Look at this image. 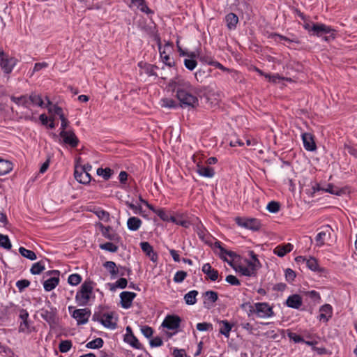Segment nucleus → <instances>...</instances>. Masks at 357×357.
I'll list each match as a JSON object with an SVG mask.
<instances>
[{
	"mask_svg": "<svg viewBox=\"0 0 357 357\" xmlns=\"http://www.w3.org/2000/svg\"><path fill=\"white\" fill-rule=\"evenodd\" d=\"M303 26L311 36L322 37V40L328 43L336 37L337 31L325 24L309 22L303 24Z\"/></svg>",
	"mask_w": 357,
	"mask_h": 357,
	"instance_id": "nucleus-1",
	"label": "nucleus"
},
{
	"mask_svg": "<svg viewBox=\"0 0 357 357\" xmlns=\"http://www.w3.org/2000/svg\"><path fill=\"white\" fill-rule=\"evenodd\" d=\"M169 86L172 88L173 91L176 92V97L179 100V107L195 108L199 105V100L196 96L181 89L176 83L170 84Z\"/></svg>",
	"mask_w": 357,
	"mask_h": 357,
	"instance_id": "nucleus-2",
	"label": "nucleus"
},
{
	"mask_svg": "<svg viewBox=\"0 0 357 357\" xmlns=\"http://www.w3.org/2000/svg\"><path fill=\"white\" fill-rule=\"evenodd\" d=\"M95 282L91 279H86L80 286L75 295V301L79 306L87 305L93 295Z\"/></svg>",
	"mask_w": 357,
	"mask_h": 357,
	"instance_id": "nucleus-3",
	"label": "nucleus"
},
{
	"mask_svg": "<svg viewBox=\"0 0 357 357\" xmlns=\"http://www.w3.org/2000/svg\"><path fill=\"white\" fill-rule=\"evenodd\" d=\"M47 309L40 310V317L48 323L50 327L56 326L59 322L57 309L52 305L50 301H46Z\"/></svg>",
	"mask_w": 357,
	"mask_h": 357,
	"instance_id": "nucleus-4",
	"label": "nucleus"
},
{
	"mask_svg": "<svg viewBox=\"0 0 357 357\" xmlns=\"http://www.w3.org/2000/svg\"><path fill=\"white\" fill-rule=\"evenodd\" d=\"M235 222L239 227L253 231H259L261 227V221L253 218L236 217Z\"/></svg>",
	"mask_w": 357,
	"mask_h": 357,
	"instance_id": "nucleus-5",
	"label": "nucleus"
},
{
	"mask_svg": "<svg viewBox=\"0 0 357 357\" xmlns=\"http://www.w3.org/2000/svg\"><path fill=\"white\" fill-rule=\"evenodd\" d=\"M255 309L250 306V313H257L259 317H271L274 315L273 307L268 303H256L255 304Z\"/></svg>",
	"mask_w": 357,
	"mask_h": 357,
	"instance_id": "nucleus-6",
	"label": "nucleus"
},
{
	"mask_svg": "<svg viewBox=\"0 0 357 357\" xmlns=\"http://www.w3.org/2000/svg\"><path fill=\"white\" fill-rule=\"evenodd\" d=\"M101 231L102 235L107 239L114 243H119L121 241V237L113 230L111 226H105L100 222L96 223Z\"/></svg>",
	"mask_w": 357,
	"mask_h": 357,
	"instance_id": "nucleus-7",
	"label": "nucleus"
},
{
	"mask_svg": "<svg viewBox=\"0 0 357 357\" xmlns=\"http://www.w3.org/2000/svg\"><path fill=\"white\" fill-rule=\"evenodd\" d=\"M20 319L22 320L19 326L20 333H31L33 330V327H31V321L29 319V314L26 309L20 310Z\"/></svg>",
	"mask_w": 357,
	"mask_h": 357,
	"instance_id": "nucleus-8",
	"label": "nucleus"
},
{
	"mask_svg": "<svg viewBox=\"0 0 357 357\" xmlns=\"http://www.w3.org/2000/svg\"><path fill=\"white\" fill-rule=\"evenodd\" d=\"M17 61L15 58L8 57L3 50H0V66L5 73H10Z\"/></svg>",
	"mask_w": 357,
	"mask_h": 357,
	"instance_id": "nucleus-9",
	"label": "nucleus"
},
{
	"mask_svg": "<svg viewBox=\"0 0 357 357\" xmlns=\"http://www.w3.org/2000/svg\"><path fill=\"white\" fill-rule=\"evenodd\" d=\"M59 136L63 144L73 149L76 148L79 144V140L73 130H61Z\"/></svg>",
	"mask_w": 357,
	"mask_h": 357,
	"instance_id": "nucleus-10",
	"label": "nucleus"
},
{
	"mask_svg": "<svg viewBox=\"0 0 357 357\" xmlns=\"http://www.w3.org/2000/svg\"><path fill=\"white\" fill-rule=\"evenodd\" d=\"M91 314L89 308L77 309L73 311L72 317L77 320L78 325H81L88 322Z\"/></svg>",
	"mask_w": 357,
	"mask_h": 357,
	"instance_id": "nucleus-11",
	"label": "nucleus"
},
{
	"mask_svg": "<svg viewBox=\"0 0 357 357\" xmlns=\"http://www.w3.org/2000/svg\"><path fill=\"white\" fill-rule=\"evenodd\" d=\"M181 319L176 314L167 315L164 319L162 326L169 330H176L179 328Z\"/></svg>",
	"mask_w": 357,
	"mask_h": 357,
	"instance_id": "nucleus-12",
	"label": "nucleus"
},
{
	"mask_svg": "<svg viewBox=\"0 0 357 357\" xmlns=\"http://www.w3.org/2000/svg\"><path fill=\"white\" fill-rule=\"evenodd\" d=\"M140 248L142 252L149 258L153 263H157L158 260V255L154 251L153 246L146 241L140 243Z\"/></svg>",
	"mask_w": 357,
	"mask_h": 357,
	"instance_id": "nucleus-13",
	"label": "nucleus"
},
{
	"mask_svg": "<svg viewBox=\"0 0 357 357\" xmlns=\"http://www.w3.org/2000/svg\"><path fill=\"white\" fill-rule=\"evenodd\" d=\"M333 231L332 227L328 225H324L321 227V231L317 234L315 237V241L318 246H322L324 245L325 239L326 237L331 238V233Z\"/></svg>",
	"mask_w": 357,
	"mask_h": 357,
	"instance_id": "nucleus-14",
	"label": "nucleus"
},
{
	"mask_svg": "<svg viewBox=\"0 0 357 357\" xmlns=\"http://www.w3.org/2000/svg\"><path fill=\"white\" fill-rule=\"evenodd\" d=\"M74 177L77 182L86 185L91 181V176L89 172H84V169H79V166L75 165Z\"/></svg>",
	"mask_w": 357,
	"mask_h": 357,
	"instance_id": "nucleus-15",
	"label": "nucleus"
},
{
	"mask_svg": "<svg viewBox=\"0 0 357 357\" xmlns=\"http://www.w3.org/2000/svg\"><path fill=\"white\" fill-rule=\"evenodd\" d=\"M303 146L308 151H314L317 145L314 142V135L309 132H304L301 135Z\"/></svg>",
	"mask_w": 357,
	"mask_h": 357,
	"instance_id": "nucleus-16",
	"label": "nucleus"
},
{
	"mask_svg": "<svg viewBox=\"0 0 357 357\" xmlns=\"http://www.w3.org/2000/svg\"><path fill=\"white\" fill-rule=\"evenodd\" d=\"M137 294L131 291H123L120 294L121 305L123 308L128 309L131 307L133 300Z\"/></svg>",
	"mask_w": 357,
	"mask_h": 357,
	"instance_id": "nucleus-17",
	"label": "nucleus"
},
{
	"mask_svg": "<svg viewBox=\"0 0 357 357\" xmlns=\"http://www.w3.org/2000/svg\"><path fill=\"white\" fill-rule=\"evenodd\" d=\"M248 255L251 259H245V261L248 267H250L254 273H257V270L261 268V264L258 259L257 255L253 250L248 251Z\"/></svg>",
	"mask_w": 357,
	"mask_h": 357,
	"instance_id": "nucleus-18",
	"label": "nucleus"
},
{
	"mask_svg": "<svg viewBox=\"0 0 357 357\" xmlns=\"http://www.w3.org/2000/svg\"><path fill=\"white\" fill-rule=\"evenodd\" d=\"M204 297V307L209 309L213 306V303L218 299V294L216 291L208 290L203 294Z\"/></svg>",
	"mask_w": 357,
	"mask_h": 357,
	"instance_id": "nucleus-19",
	"label": "nucleus"
},
{
	"mask_svg": "<svg viewBox=\"0 0 357 357\" xmlns=\"http://www.w3.org/2000/svg\"><path fill=\"white\" fill-rule=\"evenodd\" d=\"M302 297L299 294H296L289 296L285 302L287 307L294 309H299L302 305Z\"/></svg>",
	"mask_w": 357,
	"mask_h": 357,
	"instance_id": "nucleus-20",
	"label": "nucleus"
},
{
	"mask_svg": "<svg viewBox=\"0 0 357 357\" xmlns=\"http://www.w3.org/2000/svg\"><path fill=\"white\" fill-rule=\"evenodd\" d=\"M123 340L125 342L129 344L132 347L136 349L144 350L146 354L150 355L149 353L144 348L143 345L139 342L138 339L135 335H125Z\"/></svg>",
	"mask_w": 357,
	"mask_h": 357,
	"instance_id": "nucleus-21",
	"label": "nucleus"
},
{
	"mask_svg": "<svg viewBox=\"0 0 357 357\" xmlns=\"http://www.w3.org/2000/svg\"><path fill=\"white\" fill-rule=\"evenodd\" d=\"M319 311L321 312L319 315L320 321L327 322L332 317L333 308L330 304H324L320 307Z\"/></svg>",
	"mask_w": 357,
	"mask_h": 357,
	"instance_id": "nucleus-22",
	"label": "nucleus"
},
{
	"mask_svg": "<svg viewBox=\"0 0 357 357\" xmlns=\"http://www.w3.org/2000/svg\"><path fill=\"white\" fill-rule=\"evenodd\" d=\"M102 317L105 319H101L100 324L103 325L105 328L110 329H116L117 328V323L116 321H112L113 314L111 313H104Z\"/></svg>",
	"mask_w": 357,
	"mask_h": 357,
	"instance_id": "nucleus-23",
	"label": "nucleus"
},
{
	"mask_svg": "<svg viewBox=\"0 0 357 357\" xmlns=\"http://www.w3.org/2000/svg\"><path fill=\"white\" fill-rule=\"evenodd\" d=\"M156 40H157V45L158 46L160 57L162 58V59L164 61V63H165V65H167L169 67L174 66L175 65V62L170 61L169 56L166 54L165 50H162L161 40H160V38L159 36L156 37Z\"/></svg>",
	"mask_w": 357,
	"mask_h": 357,
	"instance_id": "nucleus-24",
	"label": "nucleus"
},
{
	"mask_svg": "<svg viewBox=\"0 0 357 357\" xmlns=\"http://www.w3.org/2000/svg\"><path fill=\"white\" fill-rule=\"evenodd\" d=\"M293 249V245L287 243L284 245H279L274 249V254L280 257H284L287 253L290 252Z\"/></svg>",
	"mask_w": 357,
	"mask_h": 357,
	"instance_id": "nucleus-25",
	"label": "nucleus"
},
{
	"mask_svg": "<svg viewBox=\"0 0 357 357\" xmlns=\"http://www.w3.org/2000/svg\"><path fill=\"white\" fill-rule=\"evenodd\" d=\"M197 173L204 177L207 178H211L215 174V171L213 167H211L209 166H204L200 164L197 165Z\"/></svg>",
	"mask_w": 357,
	"mask_h": 357,
	"instance_id": "nucleus-26",
	"label": "nucleus"
},
{
	"mask_svg": "<svg viewBox=\"0 0 357 357\" xmlns=\"http://www.w3.org/2000/svg\"><path fill=\"white\" fill-rule=\"evenodd\" d=\"M103 267L109 271L112 278H116L119 275V266H117L115 262L107 261L103 264Z\"/></svg>",
	"mask_w": 357,
	"mask_h": 357,
	"instance_id": "nucleus-27",
	"label": "nucleus"
},
{
	"mask_svg": "<svg viewBox=\"0 0 357 357\" xmlns=\"http://www.w3.org/2000/svg\"><path fill=\"white\" fill-rule=\"evenodd\" d=\"M225 21L228 29L234 30L236 28V25L238 22V17L236 14L230 13L225 16Z\"/></svg>",
	"mask_w": 357,
	"mask_h": 357,
	"instance_id": "nucleus-28",
	"label": "nucleus"
},
{
	"mask_svg": "<svg viewBox=\"0 0 357 357\" xmlns=\"http://www.w3.org/2000/svg\"><path fill=\"white\" fill-rule=\"evenodd\" d=\"M59 282L58 276H52L43 282L44 289L46 291H50L54 289Z\"/></svg>",
	"mask_w": 357,
	"mask_h": 357,
	"instance_id": "nucleus-29",
	"label": "nucleus"
},
{
	"mask_svg": "<svg viewBox=\"0 0 357 357\" xmlns=\"http://www.w3.org/2000/svg\"><path fill=\"white\" fill-rule=\"evenodd\" d=\"M142 220L137 217H130L128 219L127 226L130 231H137L142 225Z\"/></svg>",
	"mask_w": 357,
	"mask_h": 357,
	"instance_id": "nucleus-30",
	"label": "nucleus"
},
{
	"mask_svg": "<svg viewBox=\"0 0 357 357\" xmlns=\"http://www.w3.org/2000/svg\"><path fill=\"white\" fill-rule=\"evenodd\" d=\"M306 266L312 271H317L319 273H324L326 271L325 268L319 267L317 259L314 257H310L309 259H307Z\"/></svg>",
	"mask_w": 357,
	"mask_h": 357,
	"instance_id": "nucleus-31",
	"label": "nucleus"
},
{
	"mask_svg": "<svg viewBox=\"0 0 357 357\" xmlns=\"http://www.w3.org/2000/svg\"><path fill=\"white\" fill-rule=\"evenodd\" d=\"M220 324L222 325V326L220 328V333L226 337H229L230 332L234 326V324H231L226 319L220 321Z\"/></svg>",
	"mask_w": 357,
	"mask_h": 357,
	"instance_id": "nucleus-32",
	"label": "nucleus"
},
{
	"mask_svg": "<svg viewBox=\"0 0 357 357\" xmlns=\"http://www.w3.org/2000/svg\"><path fill=\"white\" fill-rule=\"evenodd\" d=\"M176 216L177 225L185 228H188L191 225V222L188 220V216L186 213H176Z\"/></svg>",
	"mask_w": 357,
	"mask_h": 357,
	"instance_id": "nucleus-33",
	"label": "nucleus"
},
{
	"mask_svg": "<svg viewBox=\"0 0 357 357\" xmlns=\"http://www.w3.org/2000/svg\"><path fill=\"white\" fill-rule=\"evenodd\" d=\"M131 3L136 6L137 8L143 13L146 14L153 13V11L151 10L146 5L145 0H131Z\"/></svg>",
	"mask_w": 357,
	"mask_h": 357,
	"instance_id": "nucleus-34",
	"label": "nucleus"
},
{
	"mask_svg": "<svg viewBox=\"0 0 357 357\" xmlns=\"http://www.w3.org/2000/svg\"><path fill=\"white\" fill-rule=\"evenodd\" d=\"M13 169V163L8 160L0 159V176L9 173Z\"/></svg>",
	"mask_w": 357,
	"mask_h": 357,
	"instance_id": "nucleus-35",
	"label": "nucleus"
},
{
	"mask_svg": "<svg viewBox=\"0 0 357 357\" xmlns=\"http://www.w3.org/2000/svg\"><path fill=\"white\" fill-rule=\"evenodd\" d=\"M10 100L18 105H22L26 108L29 107V100L27 96H21L20 97L13 96L10 97Z\"/></svg>",
	"mask_w": 357,
	"mask_h": 357,
	"instance_id": "nucleus-36",
	"label": "nucleus"
},
{
	"mask_svg": "<svg viewBox=\"0 0 357 357\" xmlns=\"http://www.w3.org/2000/svg\"><path fill=\"white\" fill-rule=\"evenodd\" d=\"M268 38H271V39H273L275 41H278V39H280V40H284V41H287L288 43H299V41L296 39V38H289L284 36H282V35H280L279 33H271L268 36Z\"/></svg>",
	"mask_w": 357,
	"mask_h": 357,
	"instance_id": "nucleus-37",
	"label": "nucleus"
},
{
	"mask_svg": "<svg viewBox=\"0 0 357 357\" xmlns=\"http://www.w3.org/2000/svg\"><path fill=\"white\" fill-rule=\"evenodd\" d=\"M198 295V291L196 290H192L188 292L184 296V300L185 303L188 305H194L197 302V296Z\"/></svg>",
	"mask_w": 357,
	"mask_h": 357,
	"instance_id": "nucleus-38",
	"label": "nucleus"
},
{
	"mask_svg": "<svg viewBox=\"0 0 357 357\" xmlns=\"http://www.w3.org/2000/svg\"><path fill=\"white\" fill-rule=\"evenodd\" d=\"M324 192H329L330 194L340 196L344 194L345 191L343 189H340L337 186H335L332 183H328L327 188L324 190Z\"/></svg>",
	"mask_w": 357,
	"mask_h": 357,
	"instance_id": "nucleus-39",
	"label": "nucleus"
},
{
	"mask_svg": "<svg viewBox=\"0 0 357 357\" xmlns=\"http://www.w3.org/2000/svg\"><path fill=\"white\" fill-rule=\"evenodd\" d=\"M303 295L310 298L314 303H320L321 298L319 292L312 290L303 292Z\"/></svg>",
	"mask_w": 357,
	"mask_h": 357,
	"instance_id": "nucleus-40",
	"label": "nucleus"
},
{
	"mask_svg": "<svg viewBox=\"0 0 357 357\" xmlns=\"http://www.w3.org/2000/svg\"><path fill=\"white\" fill-rule=\"evenodd\" d=\"M93 213H95L100 220L104 222H109L110 220V215L109 212L100 208L93 211Z\"/></svg>",
	"mask_w": 357,
	"mask_h": 357,
	"instance_id": "nucleus-41",
	"label": "nucleus"
},
{
	"mask_svg": "<svg viewBox=\"0 0 357 357\" xmlns=\"http://www.w3.org/2000/svg\"><path fill=\"white\" fill-rule=\"evenodd\" d=\"M19 252L22 257L31 261L35 260L37 258L36 255L33 251L27 250L24 247H20L19 248Z\"/></svg>",
	"mask_w": 357,
	"mask_h": 357,
	"instance_id": "nucleus-42",
	"label": "nucleus"
},
{
	"mask_svg": "<svg viewBox=\"0 0 357 357\" xmlns=\"http://www.w3.org/2000/svg\"><path fill=\"white\" fill-rule=\"evenodd\" d=\"M160 105L162 107H167L169 109L179 107V103L178 104L174 100L167 98H162L161 100Z\"/></svg>",
	"mask_w": 357,
	"mask_h": 357,
	"instance_id": "nucleus-43",
	"label": "nucleus"
},
{
	"mask_svg": "<svg viewBox=\"0 0 357 357\" xmlns=\"http://www.w3.org/2000/svg\"><path fill=\"white\" fill-rule=\"evenodd\" d=\"M45 264L43 261L33 264L30 269V272L33 275H38L45 270Z\"/></svg>",
	"mask_w": 357,
	"mask_h": 357,
	"instance_id": "nucleus-44",
	"label": "nucleus"
},
{
	"mask_svg": "<svg viewBox=\"0 0 357 357\" xmlns=\"http://www.w3.org/2000/svg\"><path fill=\"white\" fill-rule=\"evenodd\" d=\"M47 105H50L48 107V112L50 113H54V114L58 115L59 118L61 117V115H64L62 108L57 105H53L50 100H47Z\"/></svg>",
	"mask_w": 357,
	"mask_h": 357,
	"instance_id": "nucleus-45",
	"label": "nucleus"
},
{
	"mask_svg": "<svg viewBox=\"0 0 357 357\" xmlns=\"http://www.w3.org/2000/svg\"><path fill=\"white\" fill-rule=\"evenodd\" d=\"M29 105L31 104L34 105H38L39 107H43L44 102L39 95H36L35 93H31L29 97Z\"/></svg>",
	"mask_w": 357,
	"mask_h": 357,
	"instance_id": "nucleus-46",
	"label": "nucleus"
},
{
	"mask_svg": "<svg viewBox=\"0 0 357 357\" xmlns=\"http://www.w3.org/2000/svg\"><path fill=\"white\" fill-rule=\"evenodd\" d=\"M104 341L100 337H97L95 340L88 342L86 347L89 349H100L103 346Z\"/></svg>",
	"mask_w": 357,
	"mask_h": 357,
	"instance_id": "nucleus-47",
	"label": "nucleus"
},
{
	"mask_svg": "<svg viewBox=\"0 0 357 357\" xmlns=\"http://www.w3.org/2000/svg\"><path fill=\"white\" fill-rule=\"evenodd\" d=\"M198 59L202 62L207 63L208 65L213 66L215 61L213 60V56L208 54H198Z\"/></svg>",
	"mask_w": 357,
	"mask_h": 357,
	"instance_id": "nucleus-48",
	"label": "nucleus"
},
{
	"mask_svg": "<svg viewBox=\"0 0 357 357\" xmlns=\"http://www.w3.org/2000/svg\"><path fill=\"white\" fill-rule=\"evenodd\" d=\"M72 346L73 344L71 340H61L59 344V351L61 353H66L71 349Z\"/></svg>",
	"mask_w": 357,
	"mask_h": 357,
	"instance_id": "nucleus-49",
	"label": "nucleus"
},
{
	"mask_svg": "<svg viewBox=\"0 0 357 357\" xmlns=\"http://www.w3.org/2000/svg\"><path fill=\"white\" fill-rule=\"evenodd\" d=\"M112 174L113 171L109 167L105 169L98 168L97 169V174L98 176H102L105 180H109L111 178Z\"/></svg>",
	"mask_w": 357,
	"mask_h": 357,
	"instance_id": "nucleus-50",
	"label": "nucleus"
},
{
	"mask_svg": "<svg viewBox=\"0 0 357 357\" xmlns=\"http://www.w3.org/2000/svg\"><path fill=\"white\" fill-rule=\"evenodd\" d=\"M101 250H106L110 252H116L118 250V246L112 242H107L99 245Z\"/></svg>",
	"mask_w": 357,
	"mask_h": 357,
	"instance_id": "nucleus-51",
	"label": "nucleus"
},
{
	"mask_svg": "<svg viewBox=\"0 0 357 357\" xmlns=\"http://www.w3.org/2000/svg\"><path fill=\"white\" fill-rule=\"evenodd\" d=\"M280 203L276 201H271L266 206V209L272 213H276L280 210Z\"/></svg>",
	"mask_w": 357,
	"mask_h": 357,
	"instance_id": "nucleus-52",
	"label": "nucleus"
},
{
	"mask_svg": "<svg viewBox=\"0 0 357 357\" xmlns=\"http://www.w3.org/2000/svg\"><path fill=\"white\" fill-rule=\"evenodd\" d=\"M82 276L78 273H73L68 276V282L72 286H76L82 282Z\"/></svg>",
	"mask_w": 357,
	"mask_h": 357,
	"instance_id": "nucleus-53",
	"label": "nucleus"
},
{
	"mask_svg": "<svg viewBox=\"0 0 357 357\" xmlns=\"http://www.w3.org/2000/svg\"><path fill=\"white\" fill-rule=\"evenodd\" d=\"M0 247L6 250H10L12 245L7 235L0 234Z\"/></svg>",
	"mask_w": 357,
	"mask_h": 357,
	"instance_id": "nucleus-54",
	"label": "nucleus"
},
{
	"mask_svg": "<svg viewBox=\"0 0 357 357\" xmlns=\"http://www.w3.org/2000/svg\"><path fill=\"white\" fill-rule=\"evenodd\" d=\"M243 275L251 277L256 276V273H254L253 271L250 267H245L243 266H238L237 269Z\"/></svg>",
	"mask_w": 357,
	"mask_h": 357,
	"instance_id": "nucleus-55",
	"label": "nucleus"
},
{
	"mask_svg": "<svg viewBox=\"0 0 357 357\" xmlns=\"http://www.w3.org/2000/svg\"><path fill=\"white\" fill-rule=\"evenodd\" d=\"M209 72L210 70L205 71L200 69L195 73V77L198 82L202 83L209 75Z\"/></svg>",
	"mask_w": 357,
	"mask_h": 357,
	"instance_id": "nucleus-56",
	"label": "nucleus"
},
{
	"mask_svg": "<svg viewBox=\"0 0 357 357\" xmlns=\"http://www.w3.org/2000/svg\"><path fill=\"white\" fill-rule=\"evenodd\" d=\"M187 277V273L184 271H178L174 276V282L176 283L182 282Z\"/></svg>",
	"mask_w": 357,
	"mask_h": 357,
	"instance_id": "nucleus-57",
	"label": "nucleus"
},
{
	"mask_svg": "<svg viewBox=\"0 0 357 357\" xmlns=\"http://www.w3.org/2000/svg\"><path fill=\"white\" fill-rule=\"evenodd\" d=\"M30 285V281L26 279L18 280L16 282V286L20 292H22L26 288Z\"/></svg>",
	"mask_w": 357,
	"mask_h": 357,
	"instance_id": "nucleus-58",
	"label": "nucleus"
},
{
	"mask_svg": "<svg viewBox=\"0 0 357 357\" xmlns=\"http://www.w3.org/2000/svg\"><path fill=\"white\" fill-rule=\"evenodd\" d=\"M284 275L286 280L289 283H291L295 280V278L296 276L295 271H294L292 269L289 268L285 270Z\"/></svg>",
	"mask_w": 357,
	"mask_h": 357,
	"instance_id": "nucleus-59",
	"label": "nucleus"
},
{
	"mask_svg": "<svg viewBox=\"0 0 357 357\" xmlns=\"http://www.w3.org/2000/svg\"><path fill=\"white\" fill-rule=\"evenodd\" d=\"M197 65V62L195 59H185L184 60L185 67L190 71L193 70L196 68Z\"/></svg>",
	"mask_w": 357,
	"mask_h": 357,
	"instance_id": "nucleus-60",
	"label": "nucleus"
},
{
	"mask_svg": "<svg viewBox=\"0 0 357 357\" xmlns=\"http://www.w3.org/2000/svg\"><path fill=\"white\" fill-rule=\"evenodd\" d=\"M288 331L287 335H288L289 338L290 340H293L295 343H299V342H304V339L301 335H299L295 333L291 332L289 331Z\"/></svg>",
	"mask_w": 357,
	"mask_h": 357,
	"instance_id": "nucleus-61",
	"label": "nucleus"
},
{
	"mask_svg": "<svg viewBox=\"0 0 357 357\" xmlns=\"http://www.w3.org/2000/svg\"><path fill=\"white\" fill-rule=\"evenodd\" d=\"M141 332L144 335V337L146 338H150L153 335V329L149 326H144L141 328Z\"/></svg>",
	"mask_w": 357,
	"mask_h": 357,
	"instance_id": "nucleus-62",
	"label": "nucleus"
},
{
	"mask_svg": "<svg viewBox=\"0 0 357 357\" xmlns=\"http://www.w3.org/2000/svg\"><path fill=\"white\" fill-rule=\"evenodd\" d=\"M225 280L231 285L238 286L241 284V281L233 275H227L225 278Z\"/></svg>",
	"mask_w": 357,
	"mask_h": 357,
	"instance_id": "nucleus-63",
	"label": "nucleus"
},
{
	"mask_svg": "<svg viewBox=\"0 0 357 357\" xmlns=\"http://www.w3.org/2000/svg\"><path fill=\"white\" fill-rule=\"evenodd\" d=\"M155 68H158L156 66L151 64H145V73L149 76H157V74L155 72Z\"/></svg>",
	"mask_w": 357,
	"mask_h": 357,
	"instance_id": "nucleus-64",
	"label": "nucleus"
}]
</instances>
